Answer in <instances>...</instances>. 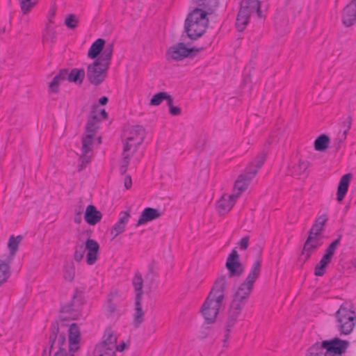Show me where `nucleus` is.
I'll return each instance as SVG.
<instances>
[{
  "label": "nucleus",
  "instance_id": "f257e3e1",
  "mask_svg": "<svg viewBox=\"0 0 356 356\" xmlns=\"http://www.w3.org/2000/svg\"><path fill=\"white\" fill-rule=\"evenodd\" d=\"M199 6L189 13L185 20L184 30L187 36L191 40H197L206 32L209 19L206 10H212L217 5V0H197Z\"/></svg>",
  "mask_w": 356,
  "mask_h": 356
},
{
  "label": "nucleus",
  "instance_id": "f03ea898",
  "mask_svg": "<svg viewBox=\"0 0 356 356\" xmlns=\"http://www.w3.org/2000/svg\"><path fill=\"white\" fill-rule=\"evenodd\" d=\"M261 268V261L260 259L255 261L248 277L234 293V298L232 301V303L241 307L245 306L248 298L252 291L254 284L260 275Z\"/></svg>",
  "mask_w": 356,
  "mask_h": 356
},
{
  "label": "nucleus",
  "instance_id": "7ed1b4c3",
  "mask_svg": "<svg viewBox=\"0 0 356 356\" xmlns=\"http://www.w3.org/2000/svg\"><path fill=\"white\" fill-rule=\"evenodd\" d=\"M266 155L267 153L264 151L259 153L254 161V166H252L253 163H252L245 172L238 177L234 185V188L238 191L236 195L239 196L242 192L248 188L250 181L255 177L259 169L264 165Z\"/></svg>",
  "mask_w": 356,
  "mask_h": 356
},
{
  "label": "nucleus",
  "instance_id": "20e7f679",
  "mask_svg": "<svg viewBox=\"0 0 356 356\" xmlns=\"http://www.w3.org/2000/svg\"><path fill=\"white\" fill-rule=\"evenodd\" d=\"M74 259L79 262L84 257L86 250H88L86 261L88 265H93L98 259L99 245L94 239L88 238L85 243H77L74 248Z\"/></svg>",
  "mask_w": 356,
  "mask_h": 356
},
{
  "label": "nucleus",
  "instance_id": "39448f33",
  "mask_svg": "<svg viewBox=\"0 0 356 356\" xmlns=\"http://www.w3.org/2000/svg\"><path fill=\"white\" fill-rule=\"evenodd\" d=\"M51 334L49 337V344L51 348H57L58 350L54 356H74V352L67 353L69 344L66 342V337L64 333L59 332L58 321L52 323L51 326Z\"/></svg>",
  "mask_w": 356,
  "mask_h": 356
},
{
  "label": "nucleus",
  "instance_id": "423d86ee",
  "mask_svg": "<svg viewBox=\"0 0 356 356\" xmlns=\"http://www.w3.org/2000/svg\"><path fill=\"white\" fill-rule=\"evenodd\" d=\"M125 135L127 138L124 145V152H129L133 149V152H135L143 142L145 131L140 125L132 126L127 129Z\"/></svg>",
  "mask_w": 356,
  "mask_h": 356
},
{
  "label": "nucleus",
  "instance_id": "0eeeda50",
  "mask_svg": "<svg viewBox=\"0 0 356 356\" xmlns=\"http://www.w3.org/2000/svg\"><path fill=\"white\" fill-rule=\"evenodd\" d=\"M339 323V330L342 334H350L356 322V314L353 311L341 306L336 314Z\"/></svg>",
  "mask_w": 356,
  "mask_h": 356
},
{
  "label": "nucleus",
  "instance_id": "6e6552de",
  "mask_svg": "<svg viewBox=\"0 0 356 356\" xmlns=\"http://www.w3.org/2000/svg\"><path fill=\"white\" fill-rule=\"evenodd\" d=\"M108 67L94 60L92 64L88 65L87 78L88 81L95 86L100 85L105 80Z\"/></svg>",
  "mask_w": 356,
  "mask_h": 356
},
{
  "label": "nucleus",
  "instance_id": "1a4fd4ad",
  "mask_svg": "<svg viewBox=\"0 0 356 356\" xmlns=\"http://www.w3.org/2000/svg\"><path fill=\"white\" fill-rule=\"evenodd\" d=\"M225 267L228 270L227 277H240L245 271V266L240 261V255L236 250L229 254Z\"/></svg>",
  "mask_w": 356,
  "mask_h": 356
},
{
  "label": "nucleus",
  "instance_id": "9d476101",
  "mask_svg": "<svg viewBox=\"0 0 356 356\" xmlns=\"http://www.w3.org/2000/svg\"><path fill=\"white\" fill-rule=\"evenodd\" d=\"M201 49L188 48L185 43L179 42L171 47L168 54L175 60H181L186 57H193L196 55Z\"/></svg>",
  "mask_w": 356,
  "mask_h": 356
},
{
  "label": "nucleus",
  "instance_id": "9b49d317",
  "mask_svg": "<svg viewBox=\"0 0 356 356\" xmlns=\"http://www.w3.org/2000/svg\"><path fill=\"white\" fill-rule=\"evenodd\" d=\"M222 305V302H218L216 300L207 297L201 309V312L207 324L215 322Z\"/></svg>",
  "mask_w": 356,
  "mask_h": 356
},
{
  "label": "nucleus",
  "instance_id": "f8f14e48",
  "mask_svg": "<svg viewBox=\"0 0 356 356\" xmlns=\"http://www.w3.org/2000/svg\"><path fill=\"white\" fill-rule=\"evenodd\" d=\"M321 343L323 350H325V351L330 353H335L340 355H343V354L346 353L350 346L349 341L341 339L338 337L330 340H325Z\"/></svg>",
  "mask_w": 356,
  "mask_h": 356
},
{
  "label": "nucleus",
  "instance_id": "ddd939ff",
  "mask_svg": "<svg viewBox=\"0 0 356 356\" xmlns=\"http://www.w3.org/2000/svg\"><path fill=\"white\" fill-rule=\"evenodd\" d=\"M82 138V154L79 158L81 161L79 170H82L86 165L90 163V157L92 154V145L95 135L86 133Z\"/></svg>",
  "mask_w": 356,
  "mask_h": 356
},
{
  "label": "nucleus",
  "instance_id": "4468645a",
  "mask_svg": "<svg viewBox=\"0 0 356 356\" xmlns=\"http://www.w3.org/2000/svg\"><path fill=\"white\" fill-rule=\"evenodd\" d=\"M228 280L229 277L225 275L219 277L216 280L208 298L216 300L218 302H222L225 298V291L227 290L228 286Z\"/></svg>",
  "mask_w": 356,
  "mask_h": 356
},
{
  "label": "nucleus",
  "instance_id": "2eb2a0df",
  "mask_svg": "<svg viewBox=\"0 0 356 356\" xmlns=\"http://www.w3.org/2000/svg\"><path fill=\"white\" fill-rule=\"evenodd\" d=\"M243 307H241L238 305L231 302L229 309L228 312V318L226 324V330L225 334V339L223 340V346H227V341L229 337V332L231 331V328L234 326L238 321V318L240 316L242 309Z\"/></svg>",
  "mask_w": 356,
  "mask_h": 356
},
{
  "label": "nucleus",
  "instance_id": "dca6fc26",
  "mask_svg": "<svg viewBox=\"0 0 356 356\" xmlns=\"http://www.w3.org/2000/svg\"><path fill=\"white\" fill-rule=\"evenodd\" d=\"M241 13L245 14L249 17L255 13L258 18H263L264 15L261 10V1L259 0H242L241 8Z\"/></svg>",
  "mask_w": 356,
  "mask_h": 356
},
{
  "label": "nucleus",
  "instance_id": "f3484780",
  "mask_svg": "<svg viewBox=\"0 0 356 356\" xmlns=\"http://www.w3.org/2000/svg\"><path fill=\"white\" fill-rule=\"evenodd\" d=\"M238 195H223L217 202V209L220 215L228 213L235 204Z\"/></svg>",
  "mask_w": 356,
  "mask_h": 356
},
{
  "label": "nucleus",
  "instance_id": "a211bd4d",
  "mask_svg": "<svg viewBox=\"0 0 356 356\" xmlns=\"http://www.w3.org/2000/svg\"><path fill=\"white\" fill-rule=\"evenodd\" d=\"M82 300L81 296H78L76 293L73 296L72 300L62 307L61 312L68 314L70 315L69 317H72L74 318V317L77 316V314L79 312Z\"/></svg>",
  "mask_w": 356,
  "mask_h": 356
},
{
  "label": "nucleus",
  "instance_id": "6ab92c4d",
  "mask_svg": "<svg viewBox=\"0 0 356 356\" xmlns=\"http://www.w3.org/2000/svg\"><path fill=\"white\" fill-rule=\"evenodd\" d=\"M162 214L163 212L159 209L147 207L143 211L136 224V227L144 225L147 222L158 219L162 216Z\"/></svg>",
  "mask_w": 356,
  "mask_h": 356
},
{
  "label": "nucleus",
  "instance_id": "aec40b11",
  "mask_svg": "<svg viewBox=\"0 0 356 356\" xmlns=\"http://www.w3.org/2000/svg\"><path fill=\"white\" fill-rule=\"evenodd\" d=\"M342 20L346 26H350L356 22V3L355 1H352L344 8Z\"/></svg>",
  "mask_w": 356,
  "mask_h": 356
},
{
  "label": "nucleus",
  "instance_id": "412c9836",
  "mask_svg": "<svg viewBox=\"0 0 356 356\" xmlns=\"http://www.w3.org/2000/svg\"><path fill=\"white\" fill-rule=\"evenodd\" d=\"M69 350L70 352H75L79 349L80 340V331L76 323H72L69 327Z\"/></svg>",
  "mask_w": 356,
  "mask_h": 356
},
{
  "label": "nucleus",
  "instance_id": "4be33fe9",
  "mask_svg": "<svg viewBox=\"0 0 356 356\" xmlns=\"http://www.w3.org/2000/svg\"><path fill=\"white\" fill-rule=\"evenodd\" d=\"M130 217L131 216L129 212L122 211L120 213V218L119 220L114 225L111 231L113 238H115L124 231L125 227L128 223Z\"/></svg>",
  "mask_w": 356,
  "mask_h": 356
},
{
  "label": "nucleus",
  "instance_id": "5701e85b",
  "mask_svg": "<svg viewBox=\"0 0 356 356\" xmlns=\"http://www.w3.org/2000/svg\"><path fill=\"white\" fill-rule=\"evenodd\" d=\"M352 177V174L348 173L342 176V177L341 178L337 193V201L341 202L344 199L348 192L349 184Z\"/></svg>",
  "mask_w": 356,
  "mask_h": 356
},
{
  "label": "nucleus",
  "instance_id": "b1692460",
  "mask_svg": "<svg viewBox=\"0 0 356 356\" xmlns=\"http://www.w3.org/2000/svg\"><path fill=\"white\" fill-rule=\"evenodd\" d=\"M102 218V214L94 205H89L85 212V220L90 225H95Z\"/></svg>",
  "mask_w": 356,
  "mask_h": 356
},
{
  "label": "nucleus",
  "instance_id": "393cba45",
  "mask_svg": "<svg viewBox=\"0 0 356 356\" xmlns=\"http://www.w3.org/2000/svg\"><path fill=\"white\" fill-rule=\"evenodd\" d=\"M117 336L111 328L106 329L102 341L99 344L116 350Z\"/></svg>",
  "mask_w": 356,
  "mask_h": 356
},
{
  "label": "nucleus",
  "instance_id": "a878e982",
  "mask_svg": "<svg viewBox=\"0 0 356 356\" xmlns=\"http://www.w3.org/2000/svg\"><path fill=\"white\" fill-rule=\"evenodd\" d=\"M23 238H24L22 235H19L17 236L12 235L10 236L8 243V247L10 250V255L8 259V260H9V262H11L13 258L15 257L18 250L19 245L22 241Z\"/></svg>",
  "mask_w": 356,
  "mask_h": 356
},
{
  "label": "nucleus",
  "instance_id": "bb28decb",
  "mask_svg": "<svg viewBox=\"0 0 356 356\" xmlns=\"http://www.w3.org/2000/svg\"><path fill=\"white\" fill-rule=\"evenodd\" d=\"M113 52V44H108L105 47H104V49L100 54V56L98 57L95 60L99 61V63L109 68Z\"/></svg>",
  "mask_w": 356,
  "mask_h": 356
},
{
  "label": "nucleus",
  "instance_id": "cd10ccee",
  "mask_svg": "<svg viewBox=\"0 0 356 356\" xmlns=\"http://www.w3.org/2000/svg\"><path fill=\"white\" fill-rule=\"evenodd\" d=\"M67 70L63 69L53 79L49 86V91L57 93L59 91V86L62 81L67 79Z\"/></svg>",
  "mask_w": 356,
  "mask_h": 356
},
{
  "label": "nucleus",
  "instance_id": "c85d7f7f",
  "mask_svg": "<svg viewBox=\"0 0 356 356\" xmlns=\"http://www.w3.org/2000/svg\"><path fill=\"white\" fill-rule=\"evenodd\" d=\"M105 40L102 38L97 39L95 42L91 45L88 53V56L92 59H97L98 56L100 55L101 52L104 49L105 45Z\"/></svg>",
  "mask_w": 356,
  "mask_h": 356
},
{
  "label": "nucleus",
  "instance_id": "c756f323",
  "mask_svg": "<svg viewBox=\"0 0 356 356\" xmlns=\"http://www.w3.org/2000/svg\"><path fill=\"white\" fill-rule=\"evenodd\" d=\"M100 122V118L90 112L88 122L86 125V133L95 135L99 129L98 124Z\"/></svg>",
  "mask_w": 356,
  "mask_h": 356
},
{
  "label": "nucleus",
  "instance_id": "7c9ffc66",
  "mask_svg": "<svg viewBox=\"0 0 356 356\" xmlns=\"http://www.w3.org/2000/svg\"><path fill=\"white\" fill-rule=\"evenodd\" d=\"M352 121H353V118L350 115L348 116L345 119H343L342 127L343 128V131L342 133L341 131L339 133L338 138L337 139V143H338V144H337L338 147H337V149H339L340 144L346 140L347 134H348V131L350 130V129L351 128Z\"/></svg>",
  "mask_w": 356,
  "mask_h": 356
},
{
  "label": "nucleus",
  "instance_id": "2f4dec72",
  "mask_svg": "<svg viewBox=\"0 0 356 356\" xmlns=\"http://www.w3.org/2000/svg\"><path fill=\"white\" fill-rule=\"evenodd\" d=\"M141 300L142 299H139V297L136 299V312L134 316V324L135 327H139L144 321L145 313L141 307Z\"/></svg>",
  "mask_w": 356,
  "mask_h": 356
},
{
  "label": "nucleus",
  "instance_id": "473e14b6",
  "mask_svg": "<svg viewBox=\"0 0 356 356\" xmlns=\"http://www.w3.org/2000/svg\"><path fill=\"white\" fill-rule=\"evenodd\" d=\"M86 76V72L83 69L74 68L70 72L67 70V79L70 82L82 83Z\"/></svg>",
  "mask_w": 356,
  "mask_h": 356
},
{
  "label": "nucleus",
  "instance_id": "72a5a7b5",
  "mask_svg": "<svg viewBox=\"0 0 356 356\" xmlns=\"http://www.w3.org/2000/svg\"><path fill=\"white\" fill-rule=\"evenodd\" d=\"M330 140L327 135L321 134L314 141V148L319 152L325 151L330 144Z\"/></svg>",
  "mask_w": 356,
  "mask_h": 356
},
{
  "label": "nucleus",
  "instance_id": "f704fd0d",
  "mask_svg": "<svg viewBox=\"0 0 356 356\" xmlns=\"http://www.w3.org/2000/svg\"><path fill=\"white\" fill-rule=\"evenodd\" d=\"M9 263V260L8 262L0 261V286L6 282L10 276Z\"/></svg>",
  "mask_w": 356,
  "mask_h": 356
},
{
  "label": "nucleus",
  "instance_id": "c9c22d12",
  "mask_svg": "<svg viewBox=\"0 0 356 356\" xmlns=\"http://www.w3.org/2000/svg\"><path fill=\"white\" fill-rule=\"evenodd\" d=\"M311 241L312 237H308L303 246L302 255L305 256L304 262L308 260L310 258L312 253L317 250L316 245H312Z\"/></svg>",
  "mask_w": 356,
  "mask_h": 356
},
{
  "label": "nucleus",
  "instance_id": "e433bc0d",
  "mask_svg": "<svg viewBox=\"0 0 356 356\" xmlns=\"http://www.w3.org/2000/svg\"><path fill=\"white\" fill-rule=\"evenodd\" d=\"M133 285L134 286L135 291H136V299L138 298L139 299H142V296L143 294V279L141 275L136 274L135 277L133 279Z\"/></svg>",
  "mask_w": 356,
  "mask_h": 356
},
{
  "label": "nucleus",
  "instance_id": "4c0bfd02",
  "mask_svg": "<svg viewBox=\"0 0 356 356\" xmlns=\"http://www.w3.org/2000/svg\"><path fill=\"white\" fill-rule=\"evenodd\" d=\"M116 350L112 348L97 345L93 352L94 356H115Z\"/></svg>",
  "mask_w": 356,
  "mask_h": 356
},
{
  "label": "nucleus",
  "instance_id": "58836bf2",
  "mask_svg": "<svg viewBox=\"0 0 356 356\" xmlns=\"http://www.w3.org/2000/svg\"><path fill=\"white\" fill-rule=\"evenodd\" d=\"M249 16L245 14L243 15L241 12L238 11L236 22V26L238 31L242 32L245 30L247 25L249 24Z\"/></svg>",
  "mask_w": 356,
  "mask_h": 356
},
{
  "label": "nucleus",
  "instance_id": "ea45409f",
  "mask_svg": "<svg viewBox=\"0 0 356 356\" xmlns=\"http://www.w3.org/2000/svg\"><path fill=\"white\" fill-rule=\"evenodd\" d=\"M324 355L322 343L317 342L309 348L307 356H323Z\"/></svg>",
  "mask_w": 356,
  "mask_h": 356
},
{
  "label": "nucleus",
  "instance_id": "a19ab883",
  "mask_svg": "<svg viewBox=\"0 0 356 356\" xmlns=\"http://www.w3.org/2000/svg\"><path fill=\"white\" fill-rule=\"evenodd\" d=\"M78 23L79 18L74 14L69 15L65 20V24L70 29H75L78 26Z\"/></svg>",
  "mask_w": 356,
  "mask_h": 356
},
{
  "label": "nucleus",
  "instance_id": "79ce46f5",
  "mask_svg": "<svg viewBox=\"0 0 356 356\" xmlns=\"http://www.w3.org/2000/svg\"><path fill=\"white\" fill-rule=\"evenodd\" d=\"M22 12L26 14L37 3L38 0H19Z\"/></svg>",
  "mask_w": 356,
  "mask_h": 356
},
{
  "label": "nucleus",
  "instance_id": "37998d69",
  "mask_svg": "<svg viewBox=\"0 0 356 356\" xmlns=\"http://www.w3.org/2000/svg\"><path fill=\"white\" fill-rule=\"evenodd\" d=\"M91 113L96 116H99L100 118V122L108 118V114L105 109L100 108L99 106L96 104L92 106Z\"/></svg>",
  "mask_w": 356,
  "mask_h": 356
},
{
  "label": "nucleus",
  "instance_id": "c03bdc74",
  "mask_svg": "<svg viewBox=\"0 0 356 356\" xmlns=\"http://www.w3.org/2000/svg\"><path fill=\"white\" fill-rule=\"evenodd\" d=\"M165 92H160L154 95L150 100V104L152 106H159L166 98Z\"/></svg>",
  "mask_w": 356,
  "mask_h": 356
},
{
  "label": "nucleus",
  "instance_id": "a18cd8bd",
  "mask_svg": "<svg viewBox=\"0 0 356 356\" xmlns=\"http://www.w3.org/2000/svg\"><path fill=\"white\" fill-rule=\"evenodd\" d=\"M123 159L120 165V173L124 175L127 172L128 165L129 164L130 155L127 154V152L123 151Z\"/></svg>",
  "mask_w": 356,
  "mask_h": 356
},
{
  "label": "nucleus",
  "instance_id": "49530a36",
  "mask_svg": "<svg viewBox=\"0 0 356 356\" xmlns=\"http://www.w3.org/2000/svg\"><path fill=\"white\" fill-rule=\"evenodd\" d=\"M341 236H339L337 239L334 241L327 248L326 252L329 255L333 257L335 252V250L337 249L338 246L341 242Z\"/></svg>",
  "mask_w": 356,
  "mask_h": 356
},
{
  "label": "nucleus",
  "instance_id": "de8ad7c7",
  "mask_svg": "<svg viewBox=\"0 0 356 356\" xmlns=\"http://www.w3.org/2000/svg\"><path fill=\"white\" fill-rule=\"evenodd\" d=\"M106 312L108 316L113 315L115 313H118L117 307L115 302H113L111 298H108L106 306Z\"/></svg>",
  "mask_w": 356,
  "mask_h": 356
},
{
  "label": "nucleus",
  "instance_id": "09e8293b",
  "mask_svg": "<svg viewBox=\"0 0 356 356\" xmlns=\"http://www.w3.org/2000/svg\"><path fill=\"white\" fill-rule=\"evenodd\" d=\"M327 266V264L323 263V261H320L315 267V275L318 277L323 276L325 273Z\"/></svg>",
  "mask_w": 356,
  "mask_h": 356
},
{
  "label": "nucleus",
  "instance_id": "8fccbe9b",
  "mask_svg": "<svg viewBox=\"0 0 356 356\" xmlns=\"http://www.w3.org/2000/svg\"><path fill=\"white\" fill-rule=\"evenodd\" d=\"M323 229V227L314 223L309 232V235L320 236Z\"/></svg>",
  "mask_w": 356,
  "mask_h": 356
},
{
  "label": "nucleus",
  "instance_id": "3c124183",
  "mask_svg": "<svg viewBox=\"0 0 356 356\" xmlns=\"http://www.w3.org/2000/svg\"><path fill=\"white\" fill-rule=\"evenodd\" d=\"M56 39L55 32L49 29H48L47 31V34L44 36V40L50 41L51 42H54Z\"/></svg>",
  "mask_w": 356,
  "mask_h": 356
},
{
  "label": "nucleus",
  "instance_id": "603ef678",
  "mask_svg": "<svg viewBox=\"0 0 356 356\" xmlns=\"http://www.w3.org/2000/svg\"><path fill=\"white\" fill-rule=\"evenodd\" d=\"M64 277L65 280L72 281L74 277V269L73 267H70L65 270L64 273Z\"/></svg>",
  "mask_w": 356,
  "mask_h": 356
},
{
  "label": "nucleus",
  "instance_id": "864d4df0",
  "mask_svg": "<svg viewBox=\"0 0 356 356\" xmlns=\"http://www.w3.org/2000/svg\"><path fill=\"white\" fill-rule=\"evenodd\" d=\"M239 247L241 250H245L248 248L249 245V236H245L242 238L239 243H238Z\"/></svg>",
  "mask_w": 356,
  "mask_h": 356
},
{
  "label": "nucleus",
  "instance_id": "5fc2aeb1",
  "mask_svg": "<svg viewBox=\"0 0 356 356\" xmlns=\"http://www.w3.org/2000/svg\"><path fill=\"white\" fill-rule=\"evenodd\" d=\"M327 221V215L323 214L316 219L315 223L323 227V225L325 224V222Z\"/></svg>",
  "mask_w": 356,
  "mask_h": 356
},
{
  "label": "nucleus",
  "instance_id": "6e6d98bb",
  "mask_svg": "<svg viewBox=\"0 0 356 356\" xmlns=\"http://www.w3.org/2000/svg\"><path fill=\"white\" fill-rule=\"evenodd\" d=\"M310 236L312 237V241H311L312 244L316 245V248L318 249L321 245V243L320 242V236L309 235L308 237H310Z\"/></svg>",
  "mask_w": 356,
  "mask_h": 356
},
{
  "label": "nucleus",
  "instance_id": "4d7b16f0",
  "mask_svg": "<svg viewBox=\"0 0 356 356\" xmlns=\"http://www.w3.org/2000/svg\"><path fill=\"white\" fill-rule=\"evenodd\" d=\"M169 112L172 115H179L181 110L179 107L173 106L169 109Z\"/></svg>",
  "mask_w": 356,
  "mask_h": 356
},
{
  "label": "nucleus",
  "instance_id": "13d9d810",
  "mask_svg": "<svg viewBox=\"0 0 356 356\" xmlns=\"http://www.w3.org/2000/svg\"><path fill=\"white\" fill-rule=\"evenodd\" d=\"M308 166V162L300 161L298 167L300 172H305L307 169Z\"/></svg>",
  "mask_w": 356,
  "mask_h": 356
},
{
  "label": "nucleus",
  "instance_id": "bf43d9fd",
  "mask_svg": "<svg viewBox=\"0 0 356 356\" xmlns=\"http://www.w3.org/2000/svg\"><path fill=\"white\" fill-rule=\"evenodd\" d=\"M132 186L131 177L129 175L126 176L124 179V186L127 189H129Z\"/></svg>",
  "mask_w": 356,
  "mask_h": 356
},
{
  "label": "nucleus",
  "instance_id": "052dcab7",
  "mask_svg": "<svg viewBox=\"0 0 356 356\" xmlns=\"http://www.w3.org/2000/svg\"><path fill=\"white\" fill-rule=\"evenodd\" d=\"M332 258V256L325 253L321 261H323V263L329 264L331 262Z\"/></svg>",
  "mask_w": 356,
  "mask_h": 356
},
{
  "label": "nucleus",
  "instance_id": "680f3d73",
  "mask_svg": "<svg viewBox=\"0 0 356 356\" xmlns=\"http://www.w3.org/2000/svg\"><path fill=\"white\" fill-rule=\"evenodd\" d=\"M127 348V345L123 341L118 346L116 344V351L122 352Z\"/></svg>",
  "mask_w": 356,
  "mask_h": 356
},
{
  "label": "nucleus",
  "instance_id": "e2e57ef3",
  "mask_svg": "<svg viewBox=\"0 0 356 356\" xmlns=\"http://www.w3.org/2000/svg\"><path fill=\"white\" fill-rule=\"evenodd\" d=\"M165 100H167V104L169 106V109L171 108V106H174L173 105V99L168 93L166 94V98L165 99Z\"/></svg>",
  "mask_w": 356,
  "mask_h": 356
},
{
  "label": "nucleus",
  "instance_id": "0e129e2a",
  "mask_svg": "<svg viewBox=\"0 0 356 356\" xmlns=\"http://www.w3.org/2000/svg\"><path fill=\"white\" fill-rule=\"evenodd\" d=\"M80 204H81V202H80ZM84 209V207L82 204L79 205L75 209V214H79L81 215Z\"/></svg>",
  "mask_w": 356,
  "mask_h": 356
},
{
  "label": "nucleus",
  "instance_id": "69168bd1",
  "mask_svg": "<svg viewBox=\"0 0 356 356\" xmlns=\"http://www.w3.org/2000/svg\"><path fill=\"white\" fill-rule=\"evenodd\" d=\"M108 98L106 96H103L99 99V103L100 105H106L108 103Z\"/></svg>",
  "mask_w": 356,
  "mask_h": 356
},
{
  "label": "nucleus",
  "instance_id": "338daca9",
  "mask_svg": "<svg viewBox=\"0 0 356 356\" xmlns=\"http://www.w3.org/2000/svg\"><path fill=\"white\" fill-rule=\"evenodd\" d=\"M53 348H51V345L49 346V349L47 350V348H45L44 350H43V353H42V356H50L51 355V351H52Z\"/></svg>",
  "mask_w": 356,
  "mask_h": 356
},
{
  "label": "nucleus",
  "instance_id": "774afa93",
  "mask_svg": "<svg viewBox=\"0 0 356 356\" xmlns=\"http://www.w3.org/2000/svg\"><path fill=\"white\" fill-rule=\"evenodd\" d=\"M82 221L81 215L75 214L74 217V222L76 224H80Z\"/></svg>",
  "mask_w": 356,
  "mask_h": 356
}]
</instances>
